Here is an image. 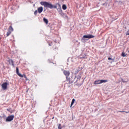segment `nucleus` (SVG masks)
Wrapping results in <instances>:
<instances>
[{
  "mask_svg": "<svg viewBox=\"0 0 129 129\" xmlns=\"http://www.w3.org/2000/svg\"><path fill=\"white\" fill-rule=\"evenodd\" d=\"M9 84L7 82L4 83L2 85V89H3V90H6V89H7V88H8V85Z\"/></svg>",
  "mask_w": 129,
  "mask_h": 129,
  "instance_id": "423d86ee",
  "label": "nucleus"
},
{
  "mask_svg": "<svg viewBox=\"0 0 129 129\" xmlns=\"http://www.w3.org/2000/svg\"><path fill=\"white\" fill-rule=\"evenodd\" d=\"M128 53H129V50L128 51Z\"/></svg>",
  "mask_w": 129,
  "mask_h": 129,
  "instance_id": "f704fd0d",
  "label": "nucleus"
},
{
  "mask_svg": "<svg viewBox=\"0 0 129 129\" xmlns=\"http://www.w3.org/2000/svg\"><path fill=\"white\" fill-rule=\"evenodd\" d=\"M49 46H51V44H49Z\"/></svg>",
  "mask_w": 129,
  "mask_h": 129,
  "instance_id": "c756f323",
  "label": "nucleus"
},
{
  "mask_svg": "<svg viewBox=\"0 0 129 129\" xmlns=\"http://www.w3.org/2000/svg\"><path fill=\"white\" fill-rule=\"evenodd\" d=\"M59 10L62 11V10H61V9H60Z\"/></svg>",
  "mask_w": 129,
  "mask_h": 129,
  "instance_id": "2f4dec72",
  "label": "nucleus"
},
{
  "mask_svg": "<svg viewBox=\"0 0 129 129\" xmlns=\"http://www.w3.org/2000/svg\"><path fill=\"white\" fill-rule=\"evenodd\" d=\"M41 6H44L45 8H48V9H57V6L53 5L51 3H49L47 2H40Z\"/></svg>",
  "mask_w": 129,
  "mask_h": 129,
  "instance_id": "f257e3e1",
  "label": "nucleus"
},
{
  "mask_svg": "<svg viewBox=\"0 0 129 129\" xmlns=\"http://www.w3.org/2000/svg\"><path fill=\"white\" fill-rule=\"evenodd\" d=\"M124 112H125L126 113H128L129 111L127 112V111H125Z\"/></svg>",
  "mask_w": 129,
  "mask_h": 129,
  "instance_id": "a878e982",
  "label": "nucleus"
},
{
  "mask_svg": "<svg viewBox=\"0 0 129 129\" xmlns=\"http://www.w3.org/2000/svg\"><path fill=\"white\" fill-rule=\"evenodd\" d=\"M58 129H62V127H61V124H59L58 126Z\"/></svg>",
  "mask_w": 129,
  "mask_h": 129,
  "instance_id": "4be33fe9",
  "label": "nucleus"
},
{
  "mask_svg": "<svg viewBox=\"0 0 129 129\" xmlns=\"http://www.w3.org/2000/svg\"><path fill=\"white\" fill-rule=\"evenodd\" d=\"M79 71H80V68H78V69H77L75 72V74H77Z\"/></svg>",
  "mask_w": 129,
  "mask_h": 129,
  "instance_id": "ddd939ff",
  "label": "nucleus"
},
{
  "mask_svg": "<svg viewBox=\"0 0 129 129\" xmlns=\"http://www.w3.org/2000/svg\"><path fill=\"white\" fill-rule=\"evenodd\" d=\"M61 15H64V13H62Z\"/></svg>",
  "mask_w": 129,
  "mask_h": 129,
  "instance_id": "cd10ccee",
  "label": "nucleus"
},
{
  "mask_svg": "<svg viewBox=\"0 0 129 129\" xmlns=\"http://www.w3.org/2000/svg\"><path fill=\"white\" fill-rule=\"evenodd\" d=\"M122 57H126V54L124 52H122L121 53Z\"/></svg>",
  "mask_w": 129,
  "mask_h": 129,
  "instance_id": "f3484780",
  "label": "nucleus"
},
{
  "mask_svg": "<svg viewBox=\"0 0 129 129\" xmlns=\"http://www.w3.org/2000/svg\"><path fill=\"white\" fill-rule=\"evenodd\" d=\"M108 60H111L112 62H114V58H111V57H108Z\"/></svg>",
  "mask_w": 129,
  "mask_h": 129,
  "instance_id": "aec40b11",
  "label": "nucleus"
},
{
  "mask_svg": "<svg viewBox=\"0 0 129 129\" xmlns=\"http://www.w3.org/2000/svg\"><path fill=\"white\" fill-rule=\"evenodd\" d=\"M81 76H82V73H80L77 76H75V79H77L76 81L75 82V84L77 86H81L83 83H80V79H81Z\"/></svg>",
  "mask_w": 129,
  "mask_h": 129,
  "instance_id": "f03ea898",
  "label": "nucleus"
},
{
  "mask_svg": "<svg viewBox=\"0 0 129 129\" xmlns=\"http://www.w3.org/2000/svg\"><path fill=\"white\" fill-rule=\"evenodd\" d=\"M10 65H12L13 67H15V64H14V60L13 59H9L8 60Z\"/></svg>",
  "mask_w": 129,
  "mask_h": 129,
  "instance_id": "1a4fd4ad",
  "label": "nucleus"
},
{
  "mask_svg": "<svg viewBox=\"0 0 129 129\" xmlns=\"http://www.w3.org/2000/svg\"><path fill=\"white\" fill-rule=\"evenodd\" d=\"M74 102H75V99L74 98L72 99V103L71 104V106H72V105H73V104H74Z\"/></svg>",
  "mask_w": 129,
  "mask_h": 129,
  "instance_id": "2eb2a0df",
  "label": "nucleus"
},
{
  "mask_svg": "<svg viewBox=\"0 0 129 129\" xmlns=\"http://www.w3.org/2000/svg\"><path fill=\"white\" fill-rule=\"evenodd\" d=\"M105 5V4H103V6H104Z\"/></svg>",
  "mask_w": 129,
  "mask_h": 129,
  "instance_id": "bb28decb",
  "label": "nucleus"
},
{
  "mask_svg": "<svg viewBox=\"0 0 129 129\" xmlns=\"http://www.w3.org/2000/svg\"><path fill=\"white\" fill-rule=\"evenodd\" d=\"M66 80L67 81L69 82V84H72V83H73V82H74V81H71V80L70 79V78H69L68 77H66Z\"/></svg>",
  "mask_w": 129,
  "mask_h": 129,
  "instance_id": "6e6552de",
  "label": "nucleus"
},
{
  "mask_svg": "<svg viewBox=\"0 0 129 129\" xmlns=\"http://www.w3.org/2000/svg\"><path fill=\"white\" fill-rule=\"evenodd\" d=\"M62 10H63L64 11L67 9V6H66V5L64 4L62 5Z\"/></svg>",
  "mask_w": 129,
  "mask_h": 129,
  "instance_id": "f8f14e48",
  "label": "nucleus"
},
{
  "mask_svg": "<svg viewBox=\"0 0 129 129\" xmlns=\"http://www.w3.org/2000/svg\"><path fill=\"white\" fill-rule=\"evenodd\" d=\"M38 10H36L35 12H34V15L35 16H37V14H38Z\"/></svg>",
  "mask_w": 129,
  "mask_h": 129,
  "instance_id": "412c9836",
  "label": "nucleus"
},
{
  "mask_svg": "<svg viewBox=\"0 0 129 129\" xmlns=\"http://www.w3.org/2000/svg\"><path fill=\"white\" fill-rule=\"evenodd\" d=\"M16 73L17 74H18V73H19V69L18 68H16Z\"/></svg>",
  "mask_w": 129,
  "mask_h": 129,
  "instance_id": "5701e85b",
  "label": "nucleus"
},
{
  "mask_svg": "<svg viewBox=\"0 0 129 129\" xmlns=\"http://www.w3.org/2000/svg\"><path fill=\"white\" fill-rule=\"evenodd\" d=\"M23 77H24L26 81L29 80V79H28V78H27V76H26V75L23 74Z\"/></svg>",
  "mask_w": 129,
  "mask_h": 129,
  "instance_id": "6ab92c4d",
  "label": "nucleus"
},
{
  "mask_svg": "<svg viewBox=\"0 0 129 129\" xmlns=\"http://www.w3.org/2000/svg\"><path fill=\"white\" fill-rule=\"evenodd\" d=\"M58 6H60V4H58Z\"/></svg>",
  "mask_w": 129,
  "mask_h": 129,
  "instance_id": "72a5a7b5",
  "label": "nucleus"
},
{
  "mask_svg": "<svg viewBox=\"0 0 129 129\" xmlns=\"http://www.w3.org/2000/svg\"><path fill=\"white\" fill-rule=\"evenodd\" d=\"M81 58H85V57H81Z\"/></svg>",
  "mask_w": 129,
  "mask_h": 129,
  "instance_id": "c85d7f7f",
  "label": "nucleus"
},
{
  "mask_svg": "<svg viewBox=\"0 0 129 129\" xmlns=\"http://www.w3.org/2000/svg\"><path fill=\"white\" fill-rule=\"evenodd\" d=\"M14 117H15L14 115L8 116L6 118V121H12L14 119Z\"/></svg>",
  "mask_w": 129,
  "mask_h": 129,
  "instance_id": "39448f33",
  "label": "nucleus"
},
{
  "mask_svg": "<svg viewBox=\"0 0 129 129\" xmlns=\"http://www.w3.org/2000/svg\"><path fill=\"white\" fill-rule=\"evenodd\" d=\"M7 111H10V109H7Z\"/></svg>",
  "mask_w": 129,
  "mask_h": 129,
  "instance_id": "393cba45",
  "label": "nucleus"
},
{
  "mask_svg": "<svg viewBox=\"0 0 129 129\" xmlns=\"http://www.w3.org/2000/svg\"><path fill=\"white\" fill-rule=\"evenodd\" d=\"M17 75H18V76H19V77H21V78L24 77V75H22L20 73H18L17 74Z\"/></svg>",
  "mask_w": 129,
  "mask_h": 129,
  "instance_id": "a211bd4d",
  "label": "nucleus"
},
{
  "mask_svg": "<svg viewBox=\"0 0 129 129\" xmlns=\"http://www.w3.org/2000/svg\"><path fill=\"white\" fill-rule=\"evenodd\" d=\"M53 118H54V117H52V119H53Z\"/></svg>",
  "mask_w": 129,
  "mask_h": 129,
  "instance_id": "473e14b6",
  "label": "nucleus"
},
{
  "mask_svg": "<svg viewBox=\"0 0 129 129\" xmlns=\"http://www.w3.org/2000/svg\"><path fill=\"white\" fill-rule=\"evenodd\" d=\"M54 42H56V41H54Z\"/></svg>",
  "mask_w": 129,
  "mask_h": 129,
  "instance_id": "c9c22d12",
  "label": "nucleus"
},
{
  "mask_svg": "<svg viewBox=\"0 0 129 129\" xmlns=\"http://www.w3.org/2000/svg\"><path fill=\"white\" fill-rule=\"evenodd\" d=\"M37 11L38 12L39 14H41V13L43 12V7H39L37 9Z\"/></svg>",
  "mask_w": 129,
  "mask_h": 129,
  "instance_id": "9d476101",
  "label": "nucleus"
},
{
  "mask_svg": "<svg viewBox=\"0 0 129 129\" xmlns=\"http://www.w3.org/2000/svg\"><path fill=\"white\" fill-rule=\"evenodd\" d=\"M119 112H125L124 111H119Z\"/></svg>",
  "mask_w": 129,
  "mask_h": 129,
  "instance_id": "b1692460",
  "label": "nucleus"
},
{
  "mask_svg": "<svg viewBox=\"0 0 129 129\" xmlns=\"http://www.w3.org/2000/svg\"><path fill=\"white\" fill-rule=\"evenodd\" d=\"M43 22L46 24V25H48V23H49L48 19H46V18H43Z\"/></svg>",
  "mask_w": 129,
  "mask_h": 129,
  "instance_id": "9b49d317",
  "label": "nucleus"
},
{
  "mask_svg": "<svg viewBox=\"0 0 129 129\" xmlns=\"http://www.w3.org/2000/svg\"><path fill=\"white\" fill-rule=\"evenodd\" d=\"M10 34H12V31H8L7 33V37H9Z\"/></svg>",
  "mask_w": 129,
  "mask_h": 129,
  "instance_id": "dca6fc26",
  "label": "nucleus"
},
{
  "mask_svg": "<svg viewBox=\"0 0 129 129\" xmlns=\"http://www.w3.org/2000/svg\"><path fill=\"white\" fill-rule=\"evenodd\" d=\"M4 117H6V115H4Z\"/></svg>",
  "mask_w": 129,
  "mask_h": 129,
  "instance_id": "7c9ffc66",
  "label": "nucleus"
},
{
  "mask_svg": "<svg viewBox=\"0 0 129 129\" xmlns=\"http://www.w3.org/2000/svg\"><path fill=\"white\" fill-rule=\"evenodd\" d=\"M63 73L66 77H69V75H70V72L68 71H63Z\"/></svg>",
  "mask_w": 129,
  "mask_h": 129,
  "instance_id": "0eeeda50",
  "label": "nucleus"
},
{
  "mask_svg": "<svg viewBox=\"0 0 129 129\" xmlns=\"http://www.w3.org/2000/svg\"><path fill=\"white\" fill-rule=\"evenodd\" d=\"M94 36H93L91 34L85 35L82 37L81 41H82V42L84 43V42H86V39H92V38H94ZM85 38H86V39H85Z\"/></svg>",
  "mask_w": 129,
  "mask_h": 129,
  "instance_id": "7ed1b4c3",
  "label": "nucleus"
},
{
  "mask_svg": "<svg viewBox=\"0 0 129 129\" xmlns=\"http://www.w3.org/2000/svg\"><path fill=\"white\" fill-rule=\"evenodd\" d=\"M107 80H99L95 81L94 84L96 85L97 84H101V83H106L107 82Z\"/></svg>",
  "mask_w": 129,
  "mask_h": 129,
  "instance_id": "20e7f679",
  "label": "nucleus"
},
{
  "mask_svg": "<svg viewBox=\"0 0 129 129\" xmlns=\"http://www.w3.org/2000/svg\"><path fill=\"white\" fill-rule=\"evenodd\" d=\"M9 31H10V32H13L14 31V29L13 28V27L12 26H10L9 27Z\"/></svg>",
  "mask_w": 129,
  "mask_h": 129,
  "instance_id": "4468645a",
  "label": "nucleus"
}]
</instances>
